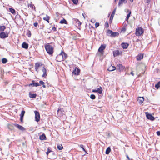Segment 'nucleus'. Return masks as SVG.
Here are the masks:
<instances>
[{"instance_id": "f257e3e1", "label": "nucleus", "mask_w": 160, "mask_h": 160, "mask_svg": "<svg viewBox=\"0 0 160 160\" xmlns=\"http://www.w3.org/2000/svg\"><path fill=\"white\" fill-rule=\"evenodd\" d=\"M35 68L36 70L39 69L40 70H46L45 68V66L41 62H39L35 63Z\"/></svg>"}, {"instance_id": "f03ea898", "label": "nucleus", "mask_w": 160, "mask_h": 160, "mask_svg": "<svg viewBox=\"0 0 160 160\" xmlns=\"http://www.w3.org/2000/svg\"><path fill=\"white\" fill-rule=\"evenodd\" d=\"M45 48L47 52L49 55H52L53 52V48L49 44H47L45 46Z\"/></svg>"}, {"instance_id": "7ed1b4c3", "label": "nucleus", "mask_w": 160, "mask_h": 160, "mask_svg": "<svg viewBox=\"0 0 160 160\" xmlns=\"http://www.w3.org/2000/svg\"><path fill=\"white\" fill-rule=\"evenodd\" d=\"M144 32L143 29L141 27H139L136 30L135 34L137 36H140Z\"/></svg>"}, {"instance_id": "20e7f679", "label": "nucleus", "mask_w": 160, "mask_h": 160, "mask_svg": "<svg viewBox=\"0 0 160 160\" xmlns=\"http://www.w3.org/2000/svg\"><path fill=\"white\" fill-rule=\"evenodd\" d=\"M145 114L147 118L151 121H153L155 120V118L152 116L151 114L148 112H145Z\"/></svg>"}, {"instance_id": "39448f33", "label": "nucleus", "mask_w": 160, "mask_h": 160, "mask_svg": "<svg viewBox=\"0 0 160 160\" xmlns=\"http://www.w3.org/2000/svg\"><path fill=\"white\" fill-rule=\"evenodd\" d=\"M34 113L35 114V120L37 122H38L40 120V114L37 111H35Z\"/></svg>"}, {"instance_id": "423d86ee", "label": "nucleus", "mask_w": 160, "mask_h": 160, "mask_svg": "<svg viewBox=\"0 0 160 160\" xmlns=\"http://www.w3.org/2000/svg\"><path fill=\"white\" fill-rule=\"evenodd\" d=\"M102 89L101 87H100L99 88L97 89H93L92 90V92H97L99 94L102 93Z\"/></svg>"}, {"instance_id": "0eeeda50", "label": "nucleus", "mask_w": 160, "mask_h": 160, "mask_svg": "<svg viewBox=\"0 0 160 160\" xmlns=\"http://www.w3.org/2000/svg\"><path fill=\"white\" fill-rule=\"evenodd\" d=\"M106 46L105 44L101 45L98 49V52L101 54L103 53V50L105 49Z\"/></svg>"}, {"instance_id": "6e6552de", "label": "nucleus", "mask_w": 160, "mask_h": 160, "mask_svg": "<svg viewBox=\"0 0 160 160\" xmlns=\"http://www.w3.org/2000/svg\"><path fill=\"white\" fill-rule=\"evenodd\" d=\"M73 23H75V26L77 27H79L81 24V22L77 19H73Z\"/></svg>"}, {"instance_id": "1a4fd4ad", "label": "nucleus", "mask_w": 160, "mask_h": 160, "mask_svg": "<svg viewBox=\"0 0 160 160\" xmlns=\"http://www.w3.org/2000/svg\"><path fill=\"white\" fill-rule=\"evenodd\" d=\"M8 36V34L7 33L2 32L0 33V38L2 39L5 38Z\"/></svg>"}, {"instance_id": "9d476101", "label": "nucleus", "mask_w": 160, "mask_h": 160, "mask_svg": "<svg viewBox=\"0 0 160 160\" xmlns=\"http://www.w3.org/2000/svg\"><path fill=\"white\" fill-rule=\"evenodd\" d=\"M61 55V54L60 53L56 57V60L57 61L61 62L63 60V58Z\"/></svg>"}, {"instance_id": "9b49d317", "label": "nucleus", "mask_w": 160, "mask_h": 160, "mask_svg": "<svg viewBox=\"0 0 160 160\" xmlns=\"http://www.w3.org/2000/svg\"><path fill=\"white\" fill-rule=\"evenodd\" d=\"M32 83H30L29 84L28 86H32L33 87H36L40 85L38 83L36 82L34 80L32 81Z\"/></svg>"}, {"instance_id": "f8f14e48", "label": "nucleus", "mask_w": 160, "mask_h": 160, "mask_svg": "<svg viewBox=\"0 0 160 160\" xmlns=\"http://www.w3.org/2000/svg\"><path fill=\"white\" fill-rule=\"evenodd\" d=\"M81 71H73L72 75L73 78H75L76 76L79 75Z\"/></svg>"}, {"instance_id": "ddd939ff", "label": "nucleus", "mask_w": 160, "mask_h": 160, "mask_svg": "<svg viewBox=\"0 0 160 160\" xmlns=\"http://www.w3.org/2000/svg\"><path fill=\"white\" fill-rule=\"evenodd\" d=\"M14 125L16 127H17L20 130L22 131H23L25 130V128H24L21 125H20L17 124H14Z\"/></svg>"}, {"instance_id": "4468645a", "label": "nucleus", "mask_w": 160, "mask_h": 160, "mask_svg": "<svg viewBox=\"0 0 160 160\" xmlns=\"http://www.w3.org/2000/svg\"><path fill=\"white\" fill-rule=\"evenodd\" d=\"M137 100L139 103L141 104L144 101V98L143 97H138Z\"/></svg>"}, {"instance_id": "2eb2a0df", "label": "nucleus", "mask_w": 160, "mask_h": 160, "mask_svg": "<svg viewBox=\"0 0 160 160\" xmlns=\"http://www.w3.org/2000/svg\"><path fill=\"white\" fill-rule=\"evenodd\" d=\"M111 32H112V34L110 35L111 37H115L116 36H118L119 35V33L118 32H114L112 31H110Z\"/></svg>"}, {"instance_id": "dca6fc26", "label": "nucleus", "mask_w": 160, "mask_h": 160, "mask_svg": "<svg viewBox=\"0 0 160 160\" xmlns=\"http://www.w3.org/2000/svg\"><path fill=\"white\" fill-rule=\"evenodd\" d=\"M117 67L118 70H123L125 68L121 64L117 65Z\"/></svg>"}, {"instance_id": "f3484780", "label": "nucleus", "mask_w": 160, "mask_h": 160, "mask_svg": "<svg viewBox=\"0 0 160 160\" xmlns=\"http://www.w3.org/2000/svg\"><path fill=\"white\" fill-rule=\"evenodd\" d=\"M143 58V54H139L136 57L137 60L138 61L141 60Z\"/></svg>"}, {"instance_id": "a211bd4d", "label": "nucleus", "mask_w": 160, "mask_h": 160, "mask_svg": "<svg viewBox=\"0 0 160 160\" xmlns=\"http://www.w3.org/2000/svg\"><path fill=\"white\" fill-rule=\"evenodd\" d=\"M39 139L41 140H44L46 139V137L44 133L42 134L39 136Z\"/></svg>"}, {"instance_id": "6ab92c4d", "label": "nucleus", "mask_w": 160, "mask_h": 160, "mask_svg": "<svg viewBox=\"0 0 160 160\" xmlns=\"http://www.w3.org/2000/svg\"><path fill=\"white\" fill-rule=\"evenodd\" d=\"M129 44L127 43H122L121 44V46L123 49H127L128 48Z\"/></svg>"}, {"instance_id": "aec40b11", "label": "nucleus", "mask_w": 160, "mask_h": 160, "mask_svg": "<svg viewBox=\"0 0 160 160\" xmlns=\"http://www.w3.org/2000/svg\"><path fill=\"white\" fill-rule=\"evenodd\" d=\"M22 47L25 49H27L28 48V43L23 42L22 44Z\"/></svg>"}, {"instance_id": "412c9836", "label": "nucleus", "mask_w": 160, "mask_h": 160, "mask_svg": "<svg viewBox=\"0 0 160 160\" xmlns=\"http://www.w3.org/2000/svg\"><path fill=\"white\" fill-rule=\"evenodd\" d=\"M127 2V0H119L118 4V6H120L123 3H126Z\"/></svg>"}, {"instance_id": "4be33fe9", "label": "nucleus", "mask_w": 160, "mask_h": 160, "mask_svg": "<svg viewBox=\"0 0 160 160\" xmlns=\"http://www.w3.org/2000/svg\"><path fill=\"white\" fill-rule=\"evenodd\" d=\"M60 54H61V56H62L63 58V60H64L65 59H66V58L67 57V55L66 54L65 52H63V51H62Z\"/></svg>"}, {"instance_id": "5701e85b", "label": "nucleus", "mask_w": 160, "mask_h": 160, "mask_svg": "<svg viewBox=\"0 0 160 160\" xmlns=\"http://www.w3.org/2000/svg\"><path fill=\"white\" fill-rule=\"evenodd\" d=\"M113 56L114 57L117 56L119 54V52L118 50L114 51L113 52Z\"/></svg>"}, {"instance_id": "b1692460", "label": "nucleus", "mask_w": 160, "mask_h": 160, "mask_svg": "<svg viewBox=\"0 0 160 160\" xmlns=\"http://www.w3.org/2000/svg\"><path fill=\"white\" fill-rule=\"evenodd\" d=\"M50 19V17L47 15H46V17L43 18V19L47 21L48 23L49 22V20Z\"/></svg>"}, {"instance_id": "393cba45", "label": "nucleus", "mask_w": 160, "mask_h": 160, "mask_svg": "<svg viewBox=\"0 0 160 160\" xmlns=\"http://www.w3.org/2000/svg\"><path fill=\"white\" fill-rule=\"evenodd\" d=\"M60 23L61 24H67L68 22L65 19L63 18L62 20L60 21Z\"/></svg>"}, {"instance_id": "a878e982", "label": "nucleus", "mask_w": 160, "mask_h": 160, "mask_svg": "<svg viewBox=\"0 0 160 160\" xmlns=\"http://www.w3.org/2000/svg\"><path fill=\"white\" fill-rule=\"evenodd\" d=\"M37 96L36 94H32L30 93H29V96L31 98H35Z\"/></svg>"}, {"instance_id": "bb28decb", "label": "nucleus", "mask_w": 160, "mask_h": 160, "mask_svg": "<svg viewBox=\"0 0 160 160\" xmlns=\"http://www.w3.org/2000/svg\"><path fill=\"white\" fill-rule=\"evenodd\" d=\"M6 28V27L4 26H0V31L3 32Z\"/></svg>"}, {"instance_id": "cd10ccee", "label": "nucleus", "mask_w": 160, "mask_h": 160, "mask_svg": "<svg viewBox=\"0 0 160 160\" xmlns=\"http://www.w3.org/2000/svg\"><path fill=\"white\" fill-rule=\"evenodd\" d=\"M111 150V148L110 147L107 148L105 152L106 154H108L110 152Z\"/></svg>"}, {"instance_id": "c85d7f7f", "label": "nucleus", "mask_w": 160, "mask_h": 160, "mask_svg": "<svg viewBox=\"0 0 160 160\" xmlns=\"http://www.w3.org/2000/svg\"><path fill=\"white\" fill-rule=\"evenodd\" d=\"M9 10L10 11V12L12 13V14H13L14 15H15V10L12 8H9Z\"/></svg>"}, {"instance_id": "c756f323", "label": "nucleus", "mask_w": 160, "mask_h": 160, "mask_svg": "<svg viewBox=\"0 0 160 160\" xmlns=\"http://www.w3.org/2000/svg\"><path fill=\"white\" fill-rule=\"evenodd\" d=\"M28 6L29 7L32 9L35 10V7L34 6V5L32 4V2L30 4H29Z\"/></svg>"}, {"instance_id": "7c9ffc66", "label": "nucleus", "mask_w": 160, "mask_h": 160, "mask_svg": "<svg viewBox=\"0 0 160 160\" xmlns=\"http://www.w3.org/2000/svg\"><path fill=\"white\" fill-rule=\"evenodd\" d=\"M57 148L59 150H62L63 149V146L62 144H57Z\"/></svg>"}, {"instance_id": "2f4dec72", "label": "nucleus", "mask_w": 160, "mask_h": 160, "mask_svg": "<svg viewBox=\"0 0 160 160\" xmlns=\"http://www.w3.org/2000/svg\"><path fill=\"white\" fill-rule=\"evenodd\" d=\"M8 128L9 129L12 130L14 128L13 125L9 124L8 125Z\"/></svg>"}, {"instance_id": "473e14b6", "label": "nucleus", "mask_w": 160, "mask_h": 160, "mask_svg": "<svg viewBox=\"0 0 160 160\" xmlns=\"http://www.w3.org/2000/svg\"><path fill=\"white\" fill-rule=\"evenodd\" d=\"M155 87L157 89H158L160 87V81L158 82L157 84L155 85Z\"/></svg>"}, {"instance_id": "72a5a7b5", "label": "nucleus", "mask_w": 160, "mask_h": 160, "mask_svg": "<svg viewBox=\"0 0 160 160\" xmlns=\"http://www.w3.org/2000/svg\"><path fill=\"white\" fill-rule=\"evenodd\" d=\"M2 61L3 63L5 64L7 62L8 60L6 58H3L2 59Z\"/></svg>"}, {"instance_id": "f704fd0d", "label": "nucleus", "mask_w": 160, "mask_h": 160, "mask_svg": "<svg viewBox=\"0 0 160 160\" xmlns=\"http://www.w3.org/2000/svg\"><path fill=\"white\" fill-rule=\"evenodd\" d=\"M25 112V111H24L23 110H22V112H21V113L20 115V117H24Z\"/></svg>"}, {"instance_id": "c9c22d12", "label": "nucleus", "mask_w": 160, "mask_h": 160, "mask_svg": "<svg viewBox=\"0 0 160 160\" xmlns=\"http://www.w3.org/2000/svg\"><path fill=\"white\" fill-rule=\"evenodd\" d=\"M79 147H80L83 151L85 152H87L85 150L84 146L82 144H81L79 146Z\"/></svg>"}, {"instance_id": "e433bc0d", "label": "nucleus", "mask_w": 160, "mask_h": 160, "mask_svg": "<svg viewBox=\"0 0 160 160\" xmlns=\"http://www.w3.org/2000/svg\"><path fill=\"white\" fill-rule=\"evenodd\" d=\"M27 35L28 37H30L31 35V32L29 30H28L27 32Z\"/></svg>"}, {"instance_id": "4c0bfd02", "label": "nucleus", "mask_w": 160, "mask_h": 160, "mask_svg": "<svg viewBox=\"0 0 160 160\" xmlns=\"http://www.w3.org/2000/svg\"><path fill=\"white\" fill-rule=\"evenodd\" d=\"M53 152L49 148H48V151H47V152H46V154L47 155H48V154L50 152Z\"/></svg>"}, {"instance_id": "58836bf2", "label": "nucleus", "mask_w": 160, "mask_h": 160, "mask_svg": "<svg viewBox=\"0 0 160 160\" xmlns=\"http://www.w3.org/2000/svg\"><path fill=\"white\" fill-rule=\"evenodd\" d=\"M90 98L92 99H94L96 98V96L94 94H91L90 96Z\"/></svg>"}, {"instance_id": "ea45409f", "label": "nucleus", "mask_w": 160, "mask_h": 160, "mask_svg": "<svg viewBox=\"0 0 160 160\" xmlns=\"http://www.w3.org/2000/svg\"><path fill=\"white\" fill-rule=\"evenodd\" d=\"M44 72L43 73V74L42 75V77H45L47 75V74L46 72L47 71H44Z\"/></svg>"}, {"instance_id": "a19ab883", "label": "nucleus", "mask_w": 160, "mask_h": 160, "mask_svg": "<svg viewBox=\"0 0 160 160\" xmlns=\"http://www.w3.org/2000/svg\"><path fill=\"white\" fill-rule=\"evenodd\" d=\"M114 16H113V15H111V16L110 17V20H109V21H110V23H112V20H113V17H114Z\"/></svg>"}, {"instance_id": "79ce46f5", "label": "nucleus", "mask_w": 160, "mask_h": 160, "mask_svg": "<svg viewBox=\"0 0 160 160\" xmlns=\"http://www.w3.org/2000/svg\"><path fill=\"white\" fill-rule=\"evenodd\" d=\"M73 3L75 4H77L78 3V0H72Z\"/></svg>"}, {"instance_id": "37998d69", "label": "nucleus", "mask_w": 160, "mask_h": 160, "mask_svg": "<svg viewBox=\"0 0 160 160\" xmlns=\"http://www.w3.org/2000/svg\"><path fill=\"white\" fill-rule=\"evenodd\" d=\"M116 8H116L114 9V10H113V11H112V14L111 15H113V16H114L115 14V12H116Z\"/></svg>"}, {"instance_id": "c03bdc74", "label": "nucleus", "mask_w": 160, "mask_h": 160, "mask_svg": "<svg viewBox=\"0 0 160 160\" xmlns=\"http://www.w3.org/2000/svg\"><path fill=\"white\" fill-rule=\"evenodd\" d=\"M128 11L129 12V13L127 14V17L129 18L130 16V14H131V12L129 10H128Z\"/></svg>"}, {"instance_id": "a18cd8bd", "label": "nucleus", "mask_w": 160, "mask_h": 160, "mask_svg": "<svg viewBox=\"0 0 160 160\" xmlns=\"http://www.w3.org/2000/svg\"><path fill=\"white\" fill-rule=\"evenodd\" d=\"M99 26V23L98 22H96L95 24V27L96 28H98Z\"/></svg>"}, {"instance_id": "49530a36", "label": "nucleus", "mask_w": 160, "mask_h": 160, "mask_svg": "<svg viewBox=\"0 0 160 160\" xmlns=\"http://www.w3.org/2000/svg\"><path fill=\"white\" fill-rule=\"evenodd\" d=\"M8 81L7 80L5 81L3 83H4L5 85H6L7 84H8Z\"/></svg>"}, {"instance_id": "de8ad7c7", "label": "nucleus", "mask_w": 160, "mask_h": 160, "mask_svg": "<svg viewBox=\"0 0 160 160\" xmlns=\"http://www.w3.org/2000/svg\"><path fill=\"white\" fill-rule=\"evenodd\" d=\"M151 1V0H145V2L147 4H149Z\"/></svg>"}, {"instance_id": "09e8293b", "label": "nucleus", "mask_w": 160, "mask_h": 160, "mask_svg": "<svg viewBox=\"0 0 160 160\" xmlns=\"http://www.w3.org/2000/svg\"><path fill=\"white\" fill-rule=\"evenodd\" d=\"M39 83L41 85H43L44 84V82L42 81L41 80L39 81Z\"/></svg>"}, {"instance_id": "8fccbe9b", "label": "nucleus", "mask_w": 160, "mask_h": 160, "mask_svg": "<svg viewBox=\"0 0 160 160\" xmlns=\"http://www.w3.org/2000/svg\"><path fill=\"white\" fill-rule=\"evenodd\" d=\"M33 25L35 27H36L38 26V24L37 22H35L34 23Z\"/></svg>"}, {"instance_id": "3c124183", "label": "nucleus", "mask_w": 160, "mask_h": 160, "mask_svg": "<svg viewBox=\"0 0 160 160\" xmlns=\"http://www.w3.org/2000/svg\"><path fill=\"white\" fill-rule=\"evenodd\" d=\"M62 111V110L61 109H58L57 111V112L58 113H59L60 112H61Z\"/></svg>"}, {"instance_id": "603ef678", "label": "nucleus", "mask_w": 160, "mask_h": 160, "mask_svg": "<svg viewBox=\"0 0 160 160\" xmlns=\"http://www.w3.org/2000/svg\"><path fill=\"white\" fill-rule=\"evenodd\" d=\"M23 117H20V120L21 122H23Z\"/></svg>"}, {"instance_id": "864d4df0", "label": "nucleus", "mask_w": 160, "mask_h": 160, "mask_svg": "<svg viewBox=\"0 0 160 160\" xmlns=\"http://www.w3.org/2000/svg\"><path fill=\"white\" fill-rule=\"evenodd\" d=\"M108 23L107 22L106 23H105V27H106V28H108Z\"/></svg>"}, {"instance_id": "5fc2aeb1", "label": "nucleus", "mask_w": 160, "mask_h": 160, "mask_svg": "<svg viewBox=\"0 0 160 160\" xmlns=\"http://www.w3.org/2000/svg\"><path fill=\"white\" fill-rule=\"evenodd\" d=\"M110 31H112L111 30H108V32H107V34H112V32H111Z\"/></svg>"}, {"instance_id": "6e6d98bb", "label": "nucleus", "mask_w": 160, "mask_h": 160, "mask_svg": "<svg viewBox=\"0 0 160 160\" xmlns=\"http://www.w3.org/2000/svg\"><path fill=\"white\" fill-rule=\"evenodd\" d=\"M74 70H80V69H79V68H78L77 67L75 66L74 67Z\"/></svg>"}, {"instance_id": "4d7b16f0", "label": "nucleus", "mask_w": 160, "mask_h": 160, "mask_svg": "<svg viewBox=\"0 0 160 160\" xmlns=\"http://www.w3.org/2000/svg\"><path fill=\"white\" fill-rule=\"evenodd\" d=\"M52 30L54 31H56L57 30V29L55 27H53L52 28Z\"/></svg>"}, {"instance_id": "13d9d810", "label": "nucleus", "mask_w": 160, "mask_h": 160, "mask_svg": "<svg viewBox=\"0 0 160 160\" xmlns=\"http://www.w3.org/2000/svg\"><path fill=\"white\" fill-rule=\"evenodd\" d=\"M157 134L158 136H160V131H158L157 132Z\"/></svg>"}, {"instance_id": "bf43d9fd", "label": "nucleus", "mask_w": 160, "mask_h": 160, "mask_svg": "<svg viewBox=\"0 0 160 160\" xmlns=\"http://www.w3.org/2000/svg\"><path fill=\"white\" fill-rule=\"evenodd\" d=\"M126 157L128 160H130V159L129 158L127 154L126 155Z\"/></svg>"}, {"instance_id": "052dcab7", "label": "nucleus", "mask_w": 160, "mask_h": 160, "mask_svg": "<svg viewBox=\"0 0 160 160\" xmlns=\"http://www.w3.org/2000/svg\"><path fill=\"white\" fill-rule=\"evenodd\" d=\"M130 73L132 76H134V73L133 72H130Z\"/></svg>"}, {"instance_id": "680f3d73", "label": "nucleus", "mask_w": 160, "mask_h": 160, "mask_svg": "<svg viewBox=\"0 0 160 160\" xmlns=\"http://www.w3.org/2000/svg\"><path fill=\"white\" fill-rule=\"evenodd\" d=\"M126 30V29L125 28H123L122 31H125Z\"/></svg>"}, {"instance_id": "e2e57ef3", "label": "nucleus", "mask_w": 160, "mask_h": 160, "mask_svg": "<svg viewBox=\"0 0 160 160\" xmlns=\"http://www.w3.org/2000/svg\"><path fill=\"white\" fill-rule=\"evenodd\" d=\"M129 18H128V17H127L126 18V21H128Z\"/></svg>"}, {"instance_id": "0e129e2a", "label": "nucleus", "mask_w": 160, "mask_h": 160, "mask_svg": "<svg viewBox=\"0 0 160 160\" xmlns=\"http://www.w3.org/2000/svg\"><path fill=\"white\" fill-rule=\"evenodd\" d=\"M113 68L112 70H116V67H113Z\"/></svg>"}, {"instance_id": "69168bd1", "label": "nucleus", "mask_w": 160, "mask_h": 160, "mask_svg": "<svg viewBox=\"0 0 160 160\" xmlns=\"http://www.w3.org/2000/svg\"><path fill=\"white\" fill-rule=\"evenodd\" d=\"M42 87L44 88H46V86L44 84L42 85Z\"/></svg>"}, {"instance_id": "338daca9", "label": "nucleus", "mask_w": 160, "mask_h": 160, "mask_svg": "<svg viewBox=\"0 0 160 160\" xmlns=\"http://www.w3.org/2000/svg\"><path fill=\"white\" fill-rule=\"evenodd\" d=\"M82 15L83 16V18H84L85 19V16H84V14L83 13L82 14Z\"/></svg>"}, {"instance_id": "774afa93", "label": "nucleus", "mask_w": 160, "mask_h": 160, "mask_svg": "<svg viewBox=\"0 0 160 160\" xmlns=\"http://www.w3.org/2000/svg\"><path fill=\"white\" fill-rule=\"evenodd\" d=\"M93 21H94V19H92L91 20V22H93Z\"/></svg>"}]
</instances>
